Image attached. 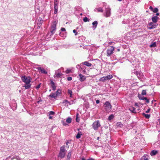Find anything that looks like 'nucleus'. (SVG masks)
Returning a JSON list of instances; mask_svg holds the SVG:
<instances>
[{"label":"nucleus","instance_id":"f257e3e1","mask_svg":"<svg viewBox=\"0 0 160 160\" xmlns=\"http://www.w3.org/2000/svg\"><path fill=\"white\" fill-rule=\"evenodd\" d=\"M104 110L106 112L109 113L111 111L112 106L108 101H106L104 104Z\"/></svg>","mask_w":160,"mask_h":160},{"label":"nucleus","instance_id":"f03ea898","mask_svg":"<svg viewBox=\"0 0 160 160\" xmlns=\"http://www.w3.org/2000/svg\"><path fill=\"white\" fill-rule=\"evenodd\" d=\"M65 146L64 145L61 147L60 148V152L58 154V157L61 159L63 158L65 155Z\"/></svg>","mask_w":160,"mask_h":160},{"label":"nucleus","instance_id":"7ed1b4c3","mask_svg":"<svg viewBox=\"0 0 160 160\" xmlns=\"http://www.w3.org/2000/svg\"><path fill=\"white\" fill-rule=\"evenodd\" d=\"M21 78L22 81L26 84H29L32 79L30 77H27L25 75L21 76Z\"/></svg>","mask_w":160,"mask_h":160},{"label":"nucleus","instance_id":"20e7f679","mask_svg":"<svg viewBox=\"0 0 160 160\" xmlns=\"http://www.w3.org/2000/svg\"><path fill=\"white\" fill-rule=\"evenodd\" d=\"M132 73L136 75L137 77L139 79H141L143 76V73L141 71H138L135 70L132 71Z\"/></svg>","mask_w":160,"mask_h":160},{"label":"nucleus","instance_id":"39448f33","mask_svg":"<svg viewBox=\"0 0 160 160\" xmlns=\"http://www.w3.org/2000/svg\"><path fill=\"white\" fill-rule=\"evenodd\" d=\"M113 76L111 75H108L106 76L103 77L99 79V81L103 82H105L106 81L109 80L112 78Z\"/></svg>","mask_w":160,"mask_h":160},{"label":"nucleus","instance_id":"423d86ee","mask_svg":"<svg viewBox=\"0 0 160 160\" xmlns=\"http://www.w3.org/2000/svg\"><path fill=\"white\" fill-rule=\"evenodd\" d=\"M111 8L108 6L105 7V12L104 13V16L106 17H110L111 14Z\"/></svg>","mask_w":160,"mask_h":160},{"label":"nucleus","instance_id":"0eeeda50","mask_svg":"<svg viewBox=\"0 0 160 160\" xmlns=\"http://www.w3.org/2000/svg\"><path fill=\"white\" fill-rule=\"evenodd\" d=\"M100 126V124L99 120H97L93 122L92 127L95 130H98V128Z\"/></svg>","mask_w":160,"mask_h":160},{"label":"nucleus","instance_id":"6e6552de","mask_svg":"<svg viewBox=\"0 0 160 160\" xmlns=\"http://www.w3.org/2000/svg\"><path fill=\"white\" fill-rule=\"evenodd\" d=\"M110 48L108 49L107 50V56L108 57H110L113 53V51L114 49V47L113 46L110 47Z\"/></svg>","mask_w":160,"mask_h":160},{"label":"nucleus","instance_id":"1a4fd4ad","mask_svg":"<svg viewBox=\"0 0 160 160\" xmlns=\"http://www.w3.org/2000/svg\"><path fill=\"white\" fill-rule=\"evenodd\" d=\"M152 22H150L148 24L147 26L148 29H152L156 27V25L155 24H154Z\"/></svg>","mask_w":160,"mask_h":160},{"label":"nucleus","instance_id":"9d476101","mask_svg":"<svg viewBox=\"0 0 160 160\" xmlns=\"http://www.w3.org/2000/svg\"><path fill=\"white\" fill-rule=\"evenodd\" d=\"M36 68L38 70L40 71L41 73L44 74H47V72L43 68H42L40 67H38Z\"/></svg>","mask_w":160,"mask_h":160},{"label":"nucleus","instance_id":"9b49d317","mask_svg":"<svg viewBox=\"0 0 160 160\" xmlns=\"http://www.w3.org/2000/svg\"><path fill=\"white\" fill-rule=\"evenodd\" d=\"M50 82L52 90L53 91H55L56 89V86L55 85V83L53 81V80L52 79L50 80Z\"/></svg>","mask_w":160,"mask_h":160},{"label":"nucleus","instance_id":"f8f14e48","mask_svg":"<svg viewBox=\"0 0 160 160\" xmlns=\"http://www.w3.org/2000/svg\"><path fill=\"white\" fill-rule=\"evenodd\" d=\"M159 19V18L156 16H154L152 18V22L154 23L157 22Z\"/></svg>","mask_w":160,"mask_h":160},{"label":"nucleus","instance_id":"ddd939ff","mask_svg":"<svg viewBox=\"0 0 160 160\" xmlns=\"http://www.w3.org/2000/svg\"><path fill=\"white\" fill-rule=\"evenodd\" d=\"M79 80L81 82L84 81L86 79V77L81 74H79Z\"/></svg>","mask_w":160,"mask_h":160},{"label":"nucleus","instance_id":"4468645a","mask_svg":"<svg viewBox=\"0 0 160 160\" xmlns=\"http://www.w3.org/2000/svg\"><path fill=\"white\" fill-rule=\"evenodd\" d=\"M72 153V150H70L68 151V152L67 156V160H70Z\"/></svg>","mask_w":160,"mask_h":160},{"label":"nucleus","instance_id":"2eb2a0df","mask_svg":"<svg viewBox=\"0 0 160 160\" xmlns=\"http://www.w3.org/2000/svg\"><path fill=\"white\" fill-rule=\"evenodd\" d=\"M58 5L54 4V14H56L58 11Z\"/></svg>","mask_w":160,"mask_h":160},{"label":"nucleus","instance_id":"dca6fc26","mask_svg":"<svg viewBox=\"0 0 160 160\" xmlns=\"http://www.w3.org/2000/svg\"><path fill=\"white\" fill-rule=\"evenodd\" d=\"M130 111L132 113H136V111L135 108L134 107H132L129 108Z\"/></svg>","mask_w":160,"mask_h":160},{"label":"nucleus","instance_id":"f3484780","mask_svg":"<svg viewBox=\"0 0 160 160\" xmlns=\"http://www.w3.org/2000/svg\"><path fill=\"white\" fill-rule=\"evenodd\" d=\"M98 24V22L97 21H95L92 23V24L93 25L92 27L94 29L96 28Z\"/></svg>","mask_w":160,"mask_h":160},{"label":"nucleus","instance_id":"a211bd4d","mask_svg":"<svg viewBox=\"0 0 160 160\" xmlns=\"http://www.w3.org/2000/svg\"><path fill=\"white\" fill-rule=\"evenodd\" d=\"M158 151L153 150L150 153V155L152 156H154L156 155L158 153Z\"/></svg>","mask_w":160,"mask_h":160},{"label":"nucleus","instance_id":"6ab92c4d","mask_svg":"<svg viewBox=\"0 0 160 160\" xmlns=\"http://www.w3.org/2000/svg\"><path fill=\"white\" fill-rule=\"evenodd\" d=\"M82 63L84 65H85L88 67H90L92 65L91 63H89L87 61H85L82 62Z\"/></svg>","mask_w":160,"mask_h":160},{"label":"nucleus","instance_id":"aec40b11","mask_svg":"<svg viewBox=\"0 0 160 160\" xmlns=\"http://www.w3.org/2000/svg\"><path fill=\"white\" fill-rule=\"evenodd\" d=\"M82 135L81 132H79L76 136V138L77 139H79L81 138V136Z\"/></svg>","mask_w":160,"mask_h":160},{"label":"nucleus","instance_id":"412c9836","mask_svg":"<svg viewBox=\"0 0 160 160\" xmlns=\"http://www.w3.org/2000/svg\"><path fill=\"white\" fill-rule=\"evenodd\" d=\"M142 96V95L141 94H138V98L140 100H144V99H145V97H144V96Z\"/></svg>","mask_w":160,"mask_h":160},{"label":"nucleus","instance_id":"4be33fe9","mask_svg":"<svg viewBox=\"0 0 160 160\" xmlns=\"http://www.w3.org/2000/svg\"><path fill=\"white\" fill-rule=\"evenodd\" d=\"M58 96L57 94H56L55 93H51L49 95V97L52 98H55L57 97Z\"/></svg>","mask_w":160,"mask_h":160},{"label":"nucleus","instance_id":"5701e85b","mask_svg":"<svg viewBox=\"0 0 160 160\" xmlns=\"http://www.w3.org/2000/svg\"><path fill=\"white\" fill-rule=\"evenodd\" d=\"M86 68V67L84 66V65L82 64V63L80 64V69L81 70H84V69H85Z\"/></svg>","mask_w":160,"mask_h":160},{"label":"nucleus","instance_id":"b1692460","mask_svg":"<svg viewBox=\"0 0 160 160\" xmlns=\"http://www.w3.org/2000/svg\"><path fill=\"white\" fill-rule=\"evenodd\" d=\"M31 84H26V85H25L23 87H25V88L26 89H28L29 88H30L31 87Z\"/></svg>","mask_w":160,"mask_h":160},{"label":"nucleus","instance_id":"393cba45","mask_svg":"<svg viewBox=\"0 0 160 160\" xmlns=\"http://www.w3.org/2000/svg\"><path fill=\"white\" fill-rule=\"evenodd\" d=\"M142 115L147 119L149 118L150 116V114H146L144 112L142 113Z\"/></svg>","mask_w":160,"mask_h":160},{"label":"nucleus","instance_id":"a878e982","mask_svg":"<svg viewBox=\"0 0 160 160\" xmlns=\"http://www.w3.org/2000/svg\"><path fill=\"white\" fill-rule=\"evenodd\" d=\"M43 22V21L42 19H41L40 20V21H39V22L37 23V24L38 25V28H39L40 26L42 25V23Z\"/></svg>","mask_w":160,"mask_h":160},{"label":"nucleus","instance_id":"bb28decb","mask_svg":"<svg viewBox=\"0 0 160 160\" xmlns=\"http://www.w3.org/2000/svg\"><path fill=\"white\" fill-rule=\"evenodd\" d=\"M72 121V119L71 117H68L66 120V122L68 123H70Z\"/></svg>","mask_w":160,"mask_h":160},{"label":"nucleus","instance_id":"cd10ccee","mask_svg":"<svg viewBox=\"0 0 160 160\" xmlns=\"http://www.w3.org/2000/svg\"><path fill=\"white\" fill-rule=\"evenodd\" d=\"M116 126L117 128H121L123 126V124L121 122H118L116 124Z\"/></svg>","mask_w":160,"mask_h":160},{"label":"nucleus","instance_id":"c85d7f7f","mask_svg":"<svg viewBox=\"0 0 160 160\" xmlns=\"http://www.w3.org/2000/svg\"><path fill=\"white\" fill-rule=\"evenodd\" d=\"M59 35L60 36L64 38L66 37V33H63L61 32H60L59 33Z\"/></svg>","mask_w":160,"mask_h":160},{"label":"nucleus","instance_id":"c756f323","mask_svg":"<svg viewBox=\"0 0 160 160\" xmlns=\"http://www.w3.org/2000/svg\"><path fill=\"white\" fill-rule=\"evenodd\" d=\"M55 74L56 75V76H55V75L54 76V78H55L56 77L58 78H59L62 75V74L60 72L56 73Z\"/></svg>","mask_w":160,"mask_h":160},{"label":"nucleus","instance_id":"7c9ffc66","mask_svg":"<svg viewBox=\"0 0 160 160\" xmlns=\"http://www.w3.org/2000/svg\"><path fill=\"white\" fill-rule=\"evenodd\" d=\"M73 101H71V102L68 101L67 100H65L63 101V103H64L65 102H67V104H69V105H71L73 103Z\"/></svg>","mask_w":160,"mask_h":160},{"label":"nucleus","instance_id":"2f4dec72","mask_svg":"<svg viewBox=\"0 0 160 160\" xmlns=\"http://www.w3.org/2000/svg\"><path fill=\"white\" fill-rule=\"evenodd\" d=\"M114 117V115L113 114H111L109 116L108 118V120L109 121H111L113 119Z\"/></svg>","mask_w":160,"mask_h":160},{"label":"nucleus","instance_id":"473e14b6","mask_svg":"<svg viewBox=\"0 0 160 160\" xmlns=\"http://www.w3.org/2000/svg\"><path fill=\"white\" fill-rule=\"evenodd\" d=\"M156 42H154L152 44L150 45V48H154L156 47Z\"/></svg>","mask_w":160,"mask_h":160},{"label":"nucleus","instance_id":"72a5a7b5","mask_svg":"<svg viewBox=\"0 0 160 160\" xmlns=\"http://www.w3.org/2000/svg\"><path fill=\"white\" fill-rule=\"evenodd\" d=\"M52 29H56V25L55 22H54L53 24L51 26Z\"/></svg>","mask_w":160,"mask_h":160},{"label":"nucleus","instance_id":"f704fd0d","mask_svg":"<svg viewBox=\"0 0 160 160\" xmlns=\"http://www.w3.org/2000/svg\"><path fill=\"white\" fill-rule=\"evenodd\" d=\"M97 10L98 11V12H103V10L102 9V8L101 7H99L98 8H97Z\"/></svg>","mask_w":160,"mask_h":160},{"label":"nucleus","instance_id":"c9c22d12","mask_svg":"<svg viewBox=\"0 0 160 160\" xmlns=\"http://www.w3.org/2000/svg\"><path fill=\"white\" fill-rule=\"evenodd\" d=\"M158 11V8H153V10H152V12H153L154 13H157Z\"/></svg>","mask_w":160,"mask_h":160},{"label":"nucleus","instance_id":"e433bc0d","mask_svg":"<svg viewBox=\"0 0 160 160\" xmlns=\"http://www.w3.org/2000/svg\"><path fill=\"white\" fill-rule=\"evenodd\" d=\"M83 21L85 22H86L88 21H89V19H88L87 17H85L83 19Z\"/></svg>","mask_w":160,"mask_h":160},{"label":"nucleus","instance_id":"4c0bfd02","mask_svg":"<svg viewBox=\"0 0 160 160\" xmlns=\"http://www.w3.org/2000/svg\"><path fill=\"white\" fill-rule=\"evenodd\" d=\"M61 92V90L60 89H58L57 91H56V94H58V96L60 93V92Z\"/></svg>","mask_w":160,"mask_h":160},{"label":"nucleus","instance_id":"58836bf2","mask_svg":"<svg viewBox=\"0 0 160 160\" xmlns=\"http://www.w3.org/2000/svg\"><path fill=\"white\" fill-rule=\"evenodd\" d=\"M68 93L70 95V97H72V91L71 90H68Z\"/></svg>","mask_w":160,"mask_h":160},{"label":"nucleus","instance_id":"ea45409f","mask_svg":"<svg viewBox=\"0 0 160 160\" xmlns=\"http://www.w3.org/2000/svg\"><path fill=\"white\" fill-rule=\"evenodd\" d=\"M141 94L142 95H145L146 94V90H143L142 91Z\"/></svg>","mask_w":160,"mask_h":160},{"label":"nucleus","instance_id":"a19ab883","mask_svg":"<svg viewBox=\"0 0 160 160\" xmlns=\"http://www.w3.org/2000/svg\"><path fill=\"white\" fill-rule=\"evenodd\" d=\"M55 114V113L54 112L52 111H51L48 112L49 116L51 115H54Z\"/></svg>","mask_w":160,"mask_h":160},{"label":"nucleus","instance_id":"79ce46f5","mask_svg":"<svg viewBox=\"0 0 160 160\" xmlns=\"http://www.w3.org/2000/svg\"><path fill=\"white\" fill-rule=\"evenodd\" d=\"M145 99H144V100H145L146 102L147 103H148L149 102V99H147L146 97H145Z\"/></svg>","mask_w":160,"mask_h":160},{"label":"nucleus","instance_id":"37998d69","mask_svg":"<svg viewBox=\"0 0 160 160\" xmlns=\"http://www.w3.org/2000/svg\"><path fill=\"white\" fill-rule=\"evenodd\" d=\"M66 73L67 74H68L70 73L71 72V70L70 69H68L66 71Z\"/></svg>","mask_w":160,"mask_h":160},{"label":"nucleus","instance_id":"c03bdc74","mask_svg":"<svg viewBox=\"0 0 160 160\" xmlns=\"http://www.w3.org/2000/svg\"><path fill=\"white\" fill-rule=\"evenodd\" d=\"M56 29H52V30L51 31L52 35L55 33Z\"/></svg>","mask_w":160,"mask_h":160},{"label":"nucleus","instance_id":"a18cd8bd","mask_svg":"<svg viewBox=\"0 0 160 160\" xmlns=\"http://www.w3.org/2000/svg\"><path fill=\"white\" fill-rule=\"evenodd\" d=\"M54 4L58 5V0H54Z\"/></svg>","mask_w":160,"mask_h":160},{"label":"nucleus","instance_id":"49530a36","mask_svg":"<svg viewBox=\"0 0 160 160\" xmlns=\"http://www.w3.org/2000/svg\"><path fill=\"white\" fill-rule=\"evenodd\" d=\"M40 85H41V83H40L37 86H36V87H35L37 89L39 88H40Z\"/></svg>","mask_w":160,"mask_h":160},{"label":"nucleus","instance_id":"de8ad7c7","mask_svg":"<svg viewBox=\"0 0 160 160\" xmlns=\"http://www.w3.org/2000/svg\"><path fill=\"white\" fill-rule=\"evenodd\" d=\"M142 160H149L148 158H146L145 157H144V156L142 157Z\"/></svg>","mask_w":160,"mask_h":160},{"label":"nucleus","instance_id":"09e8293b","mask_svg":"<svg viewBox=\"0 0 160 160\" xmlns=\"http://www.w3.org/2000/svg\"><path fill=\"white\" fill-rule=\"evenodd\" d=\"M72 80V77H68L67 78V80L68 81H70Z\"/></svg>","mask_w":160,"mask_h":160},{"label":"nucleus","instance_id":"8fccbe9b","mask_svg":"<svg viewBox=\"0 0 160 160\" xmlns=\"http://www.w3.org/2000/svg\"><path fill=\"white\" fill-rule=\"evenodd\" d=\"M61 30L62 32H64L66 31V29L64 28H62L61 29Z\"/></svg>","mask_w":160,"mask_h":160},{"label":"nucleus","instance_id":"3c124183","mask_svg":"<svg viewBox=\"0 0 160 160\" xmlns=\"http://www.w3.org/2000/svg\"><path fill=\"white\" fill-rule=\"evenodd\" d=\"M73 33H74L75 34V35H77V32L76 30L74 29L73 30Z\"/></svg>","mask_w":160,"mask_h":160},{"label":"nucleus","instance_id":"603ef678","mask_svg":"<svg viewBox=\"0 0 160 160\" xmlns=\"http://www.w3.org/2000/svg\"><path fill=\"white\" fill-rule=\"evenodd\" d=\"M78 118L79 117H76V121L77 122H79L80 121V119Z\"/></svg>","mask_w":160,"mask_h":160},{"label":"nucleus","instance_id":"864d4df0","mask_svg":"<svg viewBox=\"0 0 160 160\" xmlns=\"http://www.w3.org/2000/svg\"><path fill=\"white\" fill-rule=\"evenodd\" d=\"M82 73L83 74H86L87 73L86 71L85 70V69H84V70H82Z\"/></svg>","mask_w":160,"mask_h":160},{"label":"nucleus","instance_id":"5fc2aeb1","mask_svg":"<svg viewBox=\"0 0 160 160\" xmlns=\"http://www.w3.org/2000/svg\"><path fill=\"white\" fill-rule=\"evenodd\" d=\"M150 109H151L150 108H149L146 111V112H145L146 113H149L150 111Z\"/></svg>","mask_w":160,"mask_h":160},{"label":"nucleus","instance_id":"6e6d98bb","mask_svg":"<svg viewBox=\"0 0 160 160\" xmlns=\"http://www.w3.org/2000/svg\"><path fill=\"white\" fill-rule=\"evenodd\" d=\"M62 124L63 125L65 126H67V125H68H68L67 123L65 122H63Z\"/></svg>","mask_w":160,"mask_h":160},{"label":"nucleus","instance_id":"4d7b16f0","mask_svg":"<svg viewBox=\"0 0 160 160\" xmlns=\"http://www.w3.org/2000/svg\"><path fill=\"white\" fill-rule=\"evenodd\" d=\"M149 8L152 11L153 9V7L151 6L149 7Z\"/></svg>","mask_w":160,"mask_h":160},{"label":"nucleus","instance_id":"13d9d810","mask_svg":"<svg viewBox=\"0 0 160 160\" xmlns=\"http://www.w3.org/2000/svg\"><path fill=\"white\" fill-rule=\"evenodd\" d=\"M100 102V100H96V103L97 104H98Z\"/></svg>","mask_w":160,"mask_h":160},{"label":"nucleus","instance_id":"bf43d9fd","mask_svg":"<svg viewBox=\"0 0 160 160\" xmlns=\"http://www.w3.org/2000/svg\"><path fill=\"white\" fill-rule=\"evenodd\" d=\"M80 64H78L76 66V68H77L78 69L80 68Z\"/></svg>","mask_w":160,"mask_h":160},{"label":"nucleus","instance_id":"052dcab7","mask_svg":"<svg viewBox=\"0 0 160 160\" xmlns=\"http://www.w3.org/2000/svg\"><path fill=\"white\" fill-rule=\"evenodd\" d=\"M87 46H84L83 48L84 49H87Z\"/></svg>","mask_w":160,"mask_h":160},{"label":"nucleus","instance_id":"680f3d73","mask_svg":"<svg viewBox=\"0 0 160 160\" xmlns=\"http://www.w3.org/2000/svg\"><path fill=\"white\" fill-rule=\"evenodd\" d=\"M87 160H95V159L92 158H89Z\"/></svg>","mask_w":160,"mask_h":160},{"label":"nucleus","instance_id":"e2e57ef3","mask_svg":"<svg viewBox=\"0 0 160 160\" xmlns=\"http://www.w3.org/2000/svg\"><path fill=\"white\" fill-rule=\"evenodd\" d=\"M113 42H108V44L109 45H112V43H113Z\"/></svg>","mask_w":160,"mask_h":160},{"label":"nucleus","instance_id":"0e129e2a","mask_svg":"<svg viewBox=\"0 0 160 160\" xmlns=\"http://www.w3.org/2000/svg\"><path fill=\"white\" fill-rule=\"evenodd\" d=\"M52 116H50V115L49 116V118L50 119H52Z\"/></svg>","mask_w":160,"mask_h":160},{"label":"nucleus","instance_id":"69168bd1","mask_svg":"<svg viewBox=\"0 0 160 160\" xmlns=\"http://www.w3.org/2000/svg\"><path fill=\"white\" fill-rule=\"evenodd\" d=\"M41 101H42V100L41 99H40V100H39L37 102V103H39Z\"/></svg>","mask_w":160,"mask_h":160},{"label":"nucleus","instance_id":"338daca9","mask_svg":"<svg viewBox=\"0 0 160 160\" xmlns=\"http://www.w3.org/2000/svg\"><path fill=\"white\" fill-rule=\"evenodd\" d=\"M156 15L157 16H159V13L157 12V13H156Z\"/></svg>","mask_w":160,"mask_h":160},{"label":"nucleus","instance_id":"774afa93","mask_svg":"<svg viewBox=\"0 0 160 160\" xmlns=\"http://www.w3.org/2000/svg\"><path fill=\"white\" fill-rule=\"evenodd\" d=\"M82 160H86V159L84 158H82L81 159Z\"/></svg>","mask_w":160,"mask_h":160}]
</instances>
